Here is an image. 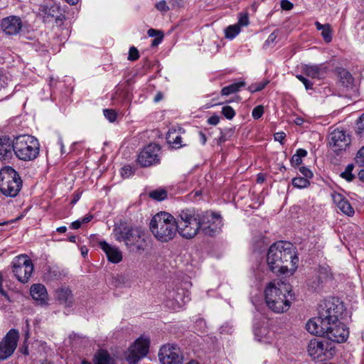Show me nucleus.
Listing matches in <instances>:
<instances>
[{"instance_id":"nucleus-1","label":"nucleus","mask_w":364,"mask_h":364,"mask_svg":"<svg viewBox=\"0 0 364 364\" xmlns=\"http://www.w3.org/2000/svg\"><path fill=\"white\" fill-rule=\"evenodd\" d=\"M299 258L294 251V245L287 241H278L269 248L267 262L269 269L274 273L285 274L290 263L293 269L296 268Z\"/></svg>"},{"instance_id":"nucleus-2","label":"nucleus","mask_w":364,"mask_h":364,"mask_svg":"<svg viewBox=\"0 0 364 364\" xmlns=\"http://www.w3.org/2000/svg\"><path fill=\"white\" fill-rule=\"evenodd\" d=\"M295 299L289 284L281 282H271L264 289L267 306L273 312L282 314L287 311Z\"/></svg>"},{"instance_id":"nucleus-3","label":"nucleus","mask_w":364,"mask_h":364,"mask_svg":"<svg viewBox=\"0 0 364 364\" xmlns=\"http://www.w3.org/2000/svg\"><path fill=\"white\" fill-rule=\"evenodd\" d=\"M117 241L123 242L131 252H141L147 246L144 230L129 226L117 227L113 230Z\"/></svg>"},{"instance_id":"nucleus-4","label":"nucleus","mask_w":364,"mask_h":364,"mask_svg":"<svg viewBox=\"0 0 364 364\" xmlns=\"http://www.w3.org/2000/svg\"><path fill=\"white\" fill-rule=\"evenodd\" d=\"M149 228L154 236L161 242L171 240L178 232L176 218L166 212L156 214L150 222Z\"/></svg>"},{"instance_id":"nucleus-5","label":"nucleus","mask_w":364,"mask_h":364,"mask_svg":"<svg viewBox=\"0 0 364 364\" xmlns=\"http://www.w3.org/2000/svg\"><path fill=\"white\" fill-rule=\"evenodd\" d=\"M178 232L186 239L193 238L200 232V211L186 208L178 212L176 218Z\"/></svg>"},{"instance_id":"nucleus-6","label":"nucleus","mask_w":364,"mask_h":364,"mask_svg":"<svg viewBox=\"0 0 364 364\" xmlns=\"http://www.w3.org/2000/svg\"><path fill=\"white\" fill-rule=\"evenodd\" d=\"M40 144L38 140L28 134L14 136V155L20 160L30 161L39 155Z\"/></svg>"},{"instance_id":"nucleus-7","label":"nucleus","mask_w":364,"mask_h":364,"mask_svg":"<svg viewBox=\"0 0 364 364\" xmlns=\"http://www.w3.org/2000/svg\"><path fill=\"white\" fill-rule=\"evenodd\" d=\"M23 181L18 173L11 166L0 171V192L6 197L15 198L22 188Z\"/></svg>"},{"instance_id":"nucleus-8","label":"nucleus","mask_w":364,"mask_h":364,"mask_svg":"<svg viewBox=\"0 0 364 364\" xmlns=\"http://www.w3.org/2000/svg\"><path fill=\"white\" fill-rule=\"evenodd\" d=\"M200 231L208 236L218 234L223 226L220 215L210 212H200Z\"/></svg>"},{"instance_id":"nucleus-9","label":"nucleus","mask_w":364,"mask_h":364,"mask_svg":"<svg viewBox=\"0 0 364 364\" xmlns=\"http://www.w3.org/2000/svg\"><path fill=\"white\" fill-rule=\"evenodd\" d=\"M11 264L16 279L22 283H26L33 272L31 259L26 255H21L15 257Z\"/></svg>"},{"instance_id":"nucleus-10","label":"nucleus","mask_w":364,"mask_h":364,"mask_svg":"<svg viewBox=\"0 0 364 364\" xmlns=\"http://www.w3.org/2000/svg\"><path fill=\"white\" fill-rule=\"evenodd\" d=\"M165 296V305L173 311L181 309L191 300L189 291L179 287L168 289Z\"/></svg>"},{"instance_id":"nucleus-11","label":"nucleus","mask_w":364,"mask_h":364,"mask_svg":"<svg viewBox=\"0 0 364 364\" xmlns=\"http://www.w3.org/2000/svg\"><path fill=\"white\" fill-rule=\"evenodd\" d=\"M150 341L149 338L140 336L125 352L126 360L129 364H135L149 353Z\"/></svg>"},{"instance_id":"nucleus-12","label":"nucleus","mask_w":364,"mask_h":364,"mask_svg":"<svg viewBox=\"0 0 364 364\" xmlns=\"http://www.w3.org/2000/svg\"><path fill=\"white\" fill-rule=\"evenodd\" d=\"M351 138L349 134L344 130L335 129L328 137V144L330 149L336 154H340L349 147Z\"/></svg>"},{"instance_id":"nucleus-13","label":"nucleus","mask_w":364,"mask_h":364,"mask_svg":"<svg viewBox=\"0 0 364 364\" xmlns=\"http://www.w3.org/2000/svg\"><path fill=\"white\" fill-rule=\"evenodd\" d=\"M18 331L11 329L0 342V360H6L10 357L17 346Z\"/></svg>"},{"instance_id":"nucleus-14","label":"nucleus","mask_w":364,"mask_h":364,"mask_svg":"<svg viewBox=\"0 0 364 364\" xmlns=\"http://www.w3.org/2000/svg\"><path fill=\"white\" fill-rule=\"evenodd\" d=\"M160 146L150 144L141 151L138 155L137 162L143 167L150 166L159 162Z\"/></svg>"},{"instance_id":"nucleus-15","label":"nucleus","mask_w":364,"mask_h":364,"mask_svg":"<svg viewBox=\"0 0 364 364\" xmlns=\"http://www.w3.org/2000/svg\"><path fill=\"white\" fill-rule=\"evenodd\" d=\"M328 331L325 336L331 341L336 343L345 342L349 336L348 328L340 321L329 322Z\"/></svg>"},{"instance_id":"nucleus-16","label":"nucleus","mask_w":364,"mask_h":364,"mask_svg":"<svg viewBox=\"0 0 364 364\" xmlns=\"http://www.w3.org/2000/svg\"><path fill=\"white\" fill-rule=\"evenodd\" d=\"M158 355L161 364H182V357L179 355L176 346L171 344L163 346Z\"/></svg>"},{"instance_id":"nucleus-17","label":"nucleus","mask_w":364,"mask_h":364,"mask_svg":"<svg viewBox=\"0 0 364 364\" xmlns=\"http://www.w3.org/2000/svg\"><path fill=\"white\" fill-rule=\"evenodd\" d=\"M1 28L8 36H16L18 34L23 28V21L18 16L11 15L3 18L1 21Z\"/></svg>"},{"instance_id":"nucleus-18","label":"nucleus","mask_w":364,"mask_h":364,"mask_svg":"<svg viewBox=\"0 0 364 364\" xmlns=\"http://www.w3.org/2000/svg\"><path fill=\"white\" fill-rule=\"evenodd\" d=\"M318 314L329 322L338 321L341 314V307L332 301H326L319 306Z\"/></svg>"},{"instance_id":"nucleus-19","label":"nucleus","mask_w":364,"mask_h":364,"mask_svg":"<svg viewBox=\"0 0 364 364\" xmlns=\"http://www.w3.org/2000/svg\"><path fill=\"white\" fill-rule=\"evenodd\" d=\"M329 321L321 318L318 314L317 317L310 319L306 324V329L311 334L318 336H325L328 331Z\"/></svg>"},{"instance_id":"nucleus-20","label":"nucleus","mask_w":364,"mask_h":364,"mask_svg":"<svg viewBox=\"0 0 364 364\" xmlns=\"http://www.w3.org/2000/svg\"><path fill=\"white\" fill-rule=\"evenodd\" d=\"M14 154V137L11 139L9 136H0V160L9 161Z\"/></svg>"},{"instance_id":"nucleus-21","label":"nucleus","mask_w":364,"mask_h":364,"mask_svg":"<svg viewBox=\"0 0 364 364\" xmlns=\"http://www.w3.org/2000/svg\"><path fill=\"white\" fill-rule=\"evenodd\" d=\"M99 245L105 253L109 262L117 264L122 260V252L117 246L112 245L106 241H100Z\"/></svg>"},{"instance_id":"nucleus-22","label":"nucleus","mask_w":364,"mask_h":364,"mask_svg":"<svg viewBox=\"0 0 364 364\" xmlns=\"http://www.w3.org/2000/svg\"><path fill=\"white\" fill-rule=\"evenodd\" d=\"M332 198L333 203L343 213L348 216H353L354 215L353 208L342 194L334 193L332 194Z\"/></svg>"},{"instance_id":"nucleus-23","label":"nucleus","mask_w":364,"mask_h":364,"mask_svg":"<svg viewBox=\"0 0 364 364\" xmlns=\"http://www.w3.org/2000/svg\"><path fill=\"white\" fill-rule=\"evenodd\" d=\"M303 72L308 77L311 78L322 79L327 73V68L323 64L320 65H306L303 68Z\"/></svg>"},{"instance_id":"nucleus-24","label":"nucleus","mask_w":364,"mask_h":364,"mask_svg":"<svg viewBox=\"0 0 364 364\" xmlns=\"http://www.w3.org/2000/svg\"><path fill=\"white\" fill-rule=\"evenodd\" d=\"M31 295L32 298L40 304L47 303L48 294L46 287L41 284H33L31 287Z\"/></svg>"},{"instance_id":"nucleus-25","label":"nucleus","mask_w":364,"mask_h":364,"mask_svg":"<svg viewBox=\"0 0 364 364\" xmlns=\"http://www.w3.org/2000/svg\"><path fill=\"white\" fill-rule=\"evenodd\" d=\"M308 353L313 359L321 358L324 355V343L318 339H312L308 345Z\"/></svg>"},{"instance_id":"nucleus-26","label":"nucleus","mask_w":364,"mask_h":364,"mask_svg":"<svg viewBox=\"0 0 364 364\" xmlns=\"http://www.w3.org/2000/svg\"><path fill=\"white\" fill-rule=\"evenodd\" d=\"M55 296L56 299L67 307L73 306V299L71 290L67 287H61L55 291Z\"/></svg>"},{"instance_id":"nucleus-27","label":"nucleus","mask_w":364,"mask_h":364,"mask_svg":"<svg viewBox=\"0 0 364 364\" xmlns=\"http://www.w3.org/2000/svg\"><path fill=\"white\" fill-rule=\"evenodd\" d=\"M166 140L167 142L175 149H179L185 146V144H182V138L179 131L175 129L168 130L166 134Z\"/></svg>"},{"instance_id":"nucleus-28","label":"nucleus","mask_w":364,"mask_h":364,"mask_svg":"<svg viewBox=\"0 0 364 364\" xmlns=\"http://www.w3.org/2000/svg\"><path fill=\"white\" fill-rule=\"evenodd\" d=\"M94 364H117L115 359L105 350H99L93 358Z\"/></svg>"},{"instance_id":"nucleus-29","label":"nucleus","mask_w":364,"mask_h":364,"mask_svg":"<svg viewBox=\"0 0 364 364\" xmlns=\"http://www.w3.org/2000/svg\"><path fill=\"white\" fill-rule=\"evenodd\" d=\"M340 82L346 87H352L354 79L352 75L343 68H339L338 71Z\"/></svg>"},{"instance_id":"nucleus-30","label":"nucleus","mask_w":364,"mask_h":364,"mask_svg":"<svg viewBox=\"0 0 364 364\" xmlns=\"http://www.w3.org/2000/svg\"><path fill=\"white\" fill-rule=\"evenodd\" d=\"M245 82L244 81L235 82L231 85L224 87L221 90V95L228 96L231 94L237 92L241 87H245Z\"/></svg>"},{"instance_id":"nucleus-31","label":"nucleus","mask_w":364,"mask_h":364,"mask_svg":"<svg viewBox=\"0 0 364 364\" xmlns=\"http://www.w3.org/2000/svg\"><path fill=\"white\" fill-rule=\"evenodd\" d=\"M324 282L332 280L333 274L329 266H320L317 274Z\"/></svg>"},{"instance_id":"nucleus-32","label":"nucleus","mask_w":364,"mask_h":364,"mask_svg":"<svg viewBox=\"0 0 364 364\" xmlns=\"http://www.w3.org/2000/svg\"><path fill=\"white\" fill-rule=\"evenodd\" d=\"M324 282L318 276L313 277L308 282V287L314 291H319L323 288Z\"/></svg>"},{"instance_id":"nucleus-33","label":"nucleus","mask_w":364,"mask_h":364,"mask_svg":"<svg viewBox=\"0 0 364 364\" xmlns=\"http://www.w3.org/2000/svg\"><path fill=\"white\" fill-rule=\"evenodd\" d=\"M307 155V151L304 149L296 150L291 159V164L292 166H298L302 163V158Z\"/></svg>"},{"instance_id":"nucleus-34","label":"nucleus","mask_w":364,"mask_h":364,"mask_svg":"<svg viewBox=\"0 0 364 364\" xmlns=\"http://www.w3.org/2000/svg\"><path fill=\"white\" fill-rule=\"evenodd\" d=\"M149 198L157 201H161L167 198V191L164 188H158L149 193Z\"/></svg>"},{"instance_id":"nucleus-35","label":"nucleus","mask_w":364,"mask_h":364,"mask_svg":"<svg viewBox=\"0 0 364 364\" xmlns=\"http://www.w3.org/2000/svg\"><path fill=\"white\" fill-rule=\"evenodd\" d=\"M240 28L238 25H230L225 29V37L228 39H233L240 33Z\"/></svg>"},{"instance_id":"nucleus-36","label":"nucleus","mask_w":364,"mask_h":364,"mask_svg":"<svg viewBox=\"0 0 364 364\" xmlns=\"http://www.w3.org/2000/svg\"><path fill=\"white\" fill-rule=\"evenodd\" d=\"M292 185L298 188H304L310 185V182L309 179L299 176L292 179Z\"/></svg>"},{"instance_id":"nucleus-37","label":"nucleus","mask_w":364,"mask_h":364,"mask_svg":"<svg viewBox=\"0 0 364 364\" xmlns=\"http://www.w3.org/2000/svg\"><path fill=\"white\" fill-rule=\"evenodd\" d=\"M353 168L354 165L353 164L347 165L345 171L340 174L341 177L346 179L348 182L352 181L355 178L354 174L352 173Z\"/></svg>"},{"instance_id":"nucleus-38","label":"nucleus","mask_w":364,"mask_h":364,"mask_svg":"<svg viewBox=\"0 0 364 364\" xmlns=\"http://www.w3.org/2000/svg\"><path fill=\"white\" fill-rule=\"evenodd\" d=\"M51 8L47 6L41 5L39 8L38 14L43 16L44 21H47L49 17H53V14Z\"/></svg>"},{"instance_id":"nucleus-39","label":"nucleus","mask_w":364,"mask_h":364,"mask_svg":"<svg viewBox=\"0 0 364 364\" xmlns=\"http://www.w3.org/2000/svg\"><path fill=\"white\" fill-rule=\"evenodd\" d=\"M268 83H269V81L262 80V81L250 85L248 87V90L251 92H259V91L262 90Z\"/></svg>"},{"instance_id":"nucleus-40","label":"nucleus","mask_w":364,"mask_h":364,"mask_svg":"<svg viewBox=\"0 0 364 364\" xmlns=\"http://www.w3.org/2000/svg\"><path fill=\"white\" fill-rule=\"evenodd\" d=\"M221 113L226 119L230 120L232 119L236 114L234 109L229 105L223 107Z\"/></svg>"},{"instance_id":"nucleus-41","label":"nucleus","mask_w":364,"mask_h":364,"mask_svg":"<svg viewBox=\"0 0 364 364\" xmlns=\"http://www.w3.org/2000/svg\"><path fill=\"white\" fill-rule=\"evenodd\" d=\"M355 132L360 136H364V113L357 120Z\"/></svg>"},{"instance_id":"nucleus-42","label":"nucleus","mask_w":364,"mask_h":364,"mask_svg":"<svg viewBox=\"0 0 364 364\" xmlns=\"http://www.w3.org/2000/svg\"><path fill=\"white\" fill-rule=\"evenodd\" d=\"M321 36L323 40L326 43H329L332 41V30L331 28V26L328 24L321 31Z\"/></svg>"},{"instance_id":"nucleus-43","label":"nucleus","mask_w":364,"mask_h":364,"mask_svg":"<svg viewBox=\"0 0 364 364\" xmlns=\"http://www.w3.org/2000/svg\"><path fill=\"white\" fill-rule=\"evenodd\" d=\"M105 117L110 122H114L117 119V112L112 109H105L103 110Z\"/></svg>"},{"instance_id":"nucleus-44","label":"nucleus","mask_w":364,"mask_h":364,"mask_svg":"<svg viewBox=\"0 0 364 364\" xmlns=\"http://www.w3.org/2000/svg\"><path fill=\"white\" fill-rule=\"evenodd\" d=\"M249 17L247 13H240L239 15L238 23L237 25L240 26H247L249 24Z\"/></svg>"},{"instance_id":"nucleus-45","label":"nucleus","mask_w":364,"mask_h":364,"mask_svg":"<svg viewBox=\"0 0 364 364\" xmlns=\"http://www.w3.org/2000/svg\"><path fill=\"white\" fill-rule=\"evenodd\" d=\"M355 161L358 166H364V146L358 151Z\"/></svg>"},{"instance_id":"nucleus-46","label":"nucleus","mask_w":364,"mask_h":364,"mask_svg":"<svg viewBox=\"0 0 364 364\" xmlns=\"http://www.w3.org/2000/svg\"><path fill=\"white\" fill-rule=\"evenodd\" d=\"M264 114V107L262 105L255 107L252 112V116L254 119H259Z\"/></svg>"},{"instance_id":"nucleus-47","label":"nucleus","mask_w":364,"mask_h":364,"mask_svg":"<svg viewBox=\"0 0 364 364\" xmlns=\"http://www.w3.org/2000/svg\"><path fill=\"white\" fill-rule=\"evenodd\" d=\"M133 173V168L129 165H125L121 169V175L123 178H129Z\"/></svg>"},{"instance_id":"nucleus-48","label":"nucleus","mask_w":364,"mask_h":364,"mask_svg":"<svg viewBox=\"0 0 364 364\" xmlns=\"http://www.w3.org/2000/svg\"><path fill=\"white\" fill-rule=\"evenodd\" d=\"M296 78L304 84L306 90H311L313 88V83L303 75H297Z\"/></svg>"},{"instance_id":"nucleus-49","label":"nucleus","mask_w":364,"mask_h":364,"mask_svg":"<svg viewBox=\"0 0 364 364\" xmlns=\"http://www.w3.org/2000/svg\"><path fill=\"white\" fill-rule=\"evenodd\" d=\"M278 33H279V31L278 30H275L274 31H273L267 38V39L264 42V46L267 47V46H270L271 44H272L277 36H278Z\"/></svg>"},{"instance_id":"nucleus-50","label":"nucleus","mask_w":364,"mask_h":364,"mask_svg":"<svg viewBox=\"0 0 364 364\" xmlns=\"http://www.w3.org/2000/svg\"><path fill=\"white\" fill-rule=\"evenodd\" d=\"M139 58V55L138 50L134 46L131 47L129 49V51L128 59L129 60L134 61V60H137Z\"/></svg>"},{"instance_id":"nucleus-51","label":"nucleus","mask_w":364,"mask_h":364,"mask_svg":"<svg viewBox=\"0 0 364 364\" xmlns=\"http://www.w3.org/2000/svg\"><path fill=\"white\" fill-rule=\"evenodd\" d=\"M300 173L304 176V178L309 179L313 177V173L311 170L305 166H301L299 168Z\"/></svg>"},{"instance_id":"nucleus-52","label":"nucleus","mask_w":364,"mask_h":364,"mask_svg":"<svg viewBox=\"0 0 364 364\" xmlns=\"http://www.w3.org/2000/svg\"><path fill=\"white\" fill-rule=\"evenodd\" d=\"M156 8L163 12L168 11L169 10L168 6L166 4V2L164 0H161L156 4Z\"/></svg>"},{"instance_id":"nucleus-53","label":"nucleus","mask_w":364,"mask_h":364,"mask_svg":"<svg viewBox=\"0 0 364 364\" xmlns=\"http://www.w3.org/2000/svg\"><path fill=\"white\" fill-rule=\"evenodd\" d=\"M293 4L288 0L281 1V7L283 10L289 11L293 9Z\"/></svg>"},{"instance_id":"nucleus-54","label":"nucleus","mask_w":364,"mask_h":364,"mask_svg":"<svg viewBox=\"0 0 364 364\" xmlns=\"http://www.w3.org/2000/svg\"><path fill=\"white\" fill-rule=\"evenodd\" d=\"M286 134L283 132H276L274 134V139L277 141H279L281 144H282V141L285 139Z\"/></svg>"},{"instance_id":"nucleus-55","label":"nucleus","mask_w":364,"mask_h":364,"mask_svg":"<svg viewBox=\"0 0 364 364\" xmlns=\"http://www.w3.org/2000/svg\"><path fill=\"white\" fill-rule=\"evenodd\" d=\"M220 122V117L218 115H213L208 119V123L211 125H217Z\"/></svg>"},{"instance_id":"nucleus-56","label":"nucleus","mask_w":364,"mask_h":364,"mask_svg":"<svg viewBox=\"0 0 364 364\" xmlns=\"http://www.w3.org/2000/svg\"><path fill=\"white\" fill-rule=\"evenodd\" d=\"M147 33H148L149 36L156 37V38L157 36H160V34H164L162 31H158V30H156L154 28L149 29Z\"/></svg>"},{"instance_id":"nucleus-57","label":"nucleus","mask_w":364,"mask_h":364,"mask_svg":"<svg viewBox=\"0 0 364 364\" xmlns=\"http://www.w3.org/2000/svg\"><path fill=\"white\" fill-rule=\"evenodd\" d=\"M164 38V34H160V36H157L156 38H155L154 39L152 40L151 41V46L152 47H156L159 44H160Z\"/></svg>"},{"instance_id":"nucleus-58","label":"nucleus","mask_w":364,"mask_h":364,"mask_svg":"<svg viewBox=\"0 0 364 364\" xmlns=\"http://www.w3.org/2000/svg\"><path fill=\"white\" fill-rule=\"evenodd\" d=\"M2 283H3V277H2L1 274L0 273V294L2 296H4V297L9 299V296H8L6 291L3 288Z\"/></svg>"},{"instance_id":"nucleus-59","label":"nucleus","mask_w":364,"mask_h":364,"mask_svg":"<svg viewBox=\"0 0 364 364\" xmlns=\"http://www.w3.org/2000/svg\"><path fill=\"white\" fill-rule=\"evenodd\" d=\"M228 139V136L226 133H224L223 131L220 132V136L218 139V143L222 144L226 141Z\"/></svg>"},{"instance_id":"nucleus-60","label":"nucleus","mask_w":364,"mask_h":364,"mask_svg":"<svg viewBox=\"0 0 364 364\" xmlns=\"http://www.w3.org/2000/svg\"><path fill=\"white\" fill-rule=\"evenodd\" d=\"M92 218H93V215L92 214H87L82 219H80V220L82 223V224H83V223H89L90 221L92 220Z\"/></svg>"},{"instance_id":"nucleus-61","label":"nucleus","mask_w":364,"mask_h":364,"mask_svg":"<svg viewBox=\"0 0 364 364\" xmlns=\"http://www.w3.org/2000/svg\"><path fill=\"white\" fill-rule=\"evenodd\" d=\"M82 225V223L80 222V219L77 220L71 223L70 228L77 230L79 229Z\"/></svg>"},{"instance_id":"nucleus-62","label":"nucleus","mask_w":364,"mask_h":364,"mask_svg":"<svg viewBox=\"0 0 364 364\" xmlns=\"http://www.w3.org/2000/svg\"><path fill=\"white\" fill-rule=\"evenodd\" d=\"M200 141L203 145H205L207 141V138L205 134L203 132H199L198 133Z\"/></svg>"},{"instance_id":"nucleus-63","label":"nucleus","mask_w":364,"mask_h":364,"mask_svg":"<svg viewBox=\"0 0 364 364\" xmlns=\"http://www.w3.org/2000/svg\"><path fill=\"white\" fill-rule=\"evenodd\" d=\"M328 24H321L318 21H316L315 23V26L318 31H322L326 26H327Z\"/></svg>"},{"instance_id":"nucleus-64","label":"nucleus","mask_w":364,"mask_h":364,"mask_svg":"<svg viewBox=\"0 0 364 364\" xmlns=\"http://www.w3.org/2000/svg\"><path fill=\"white\" fill-rule=\"evenodd\" d=\"M358 177L360 178V180L364 181V169L363 170H361L359 173H358Z\"/></svg>"}]
</instances>
